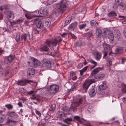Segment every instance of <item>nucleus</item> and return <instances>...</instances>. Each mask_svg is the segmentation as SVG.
I'll return each mask as SVG.
<instances>
[{
	"label": "nucleus",
	"instance_id": "nucleus-1",
	"mask_svg": "<svg viewBox=\"0 0 126 126\" xmlns=\"http://www.w3.org/2000/svg\"><path fill=\"white\" fill-rule=\"evenodd\" d=\"M66 0H63L60 4H57L55 8L56 13L58 14H62L66 9Z\"/></svg>",
	"mask_w": 126,
	"mask_h": 126
},
{
	"label": "nucleus",
	"instance_id": "nucleus-2",
	"mask_svg": "<svg viewBox=\"0 0 126 126\" xmlns=\"http://www.w3.org/2000/svg\"><path fill=\"white\" fill-rule=\"evenodd\" d=\"M62 41L61 37L58 36L57 38L54 39L52 38L47 39L45 42L46 44L49 47L56 46L58 42Z\"/></svg>",
	"mask_w": 126,
	"mask_h": 126
},
{
	"label": "nucleus",
	"instance_id": "nucleus-3",
	"mask_svg": "<svg viewBox=\"0 0 126 126\" xmlns=\"http://www.w3.org/2000/svg\"><path fill=\"white\" fill-rule=\"evenodd\" d=\"M86 99L85 95H84L81 98L77 99L75 102L72 103L71 106L70 108V109L72 110L73 111H75L77 110L76 107H78L81 104L83 100H84L85 101Z\"/></svg>",
	"mask_w": 126,
	"mask_h": 126
},
{
	"label": "nucleus",
	"instance_id": "nucleus-4",
	"mask_svg": "<svg viewBox=\"0 0 126 126\" xmlns=\"http://www.w3.org/2000/svg\"><path fill=\"white\" fill-rule=\"evenodd\" d=\"M29 65H32L34 67H36L39 66L40 64V62L37 59L34 58H31L30 59L28 62Z\"/></svg>",
	"mask_w": 126,
	"mask_h": 126
},
{
	"label": "nucleus",
	"instance_id": "nucleus-5",
	"mask_svg": "<svg viewBox=\"0 0 126 126\" xmlns=\"http://www.w3.org/2000/svg\"><path fill=\"white\" fill-rule=\"evenodd\" d=\"M48 89V90L51 91L52 93H55L58 91L59 87L57 85L53 84L50 86Z\"/></svg>",
	"mask_w": 126,
	"mask_h": 126
},
{
	"label": "nucleus",
	"instance_id": "nucleus-6",
	"mask_svg": "<svg viewBox=\"0 0 126 126\" xmlns=\"http://www.w3.org/2000/svg\"><path fill=\"white\" fill-rule=\"evenodd\" d=\"M30 21H32L34 24L35 25L36 27L39 29H41L43 27V25L41 20L40 19H34L32 21L31 20Z\"/></svg>",
	"mask_w": 126,
	"mask_h": 126
},
{
	"label": "nucleus",
	"instance_id": "nucleus-7",
	"mask_svg": "<svg viewBox=\"0 0 126 126\" xmlns=\"http://www.w3.org/2000/svg\"><path fill=\"white\" fill-rule=\"evenodd\" d=\"M14 59V56L10 55L8 56L5 57L4 59V63L6 64H9L10 63L13 61Z\"/></svg>",
	"mask_w": 126,
	"mask_h": 126
},
{
	"label": "nucleus",
	"instance_id": "nucleus-8",
	"mask_svg": "<svg viewBox=\"0 0 126 126\" xmlns=\"http://www.w3.org/2000/svg\"><path fill=\"white\" fill-rule=\"evenodd\" d=\"M103 67H98L95 69L93 70L90 76V78L91 77L92 78L90 79V80H92L93 79V76L96 74L100 71L103 70Z\"/></svg>",
	"mask_w": 126,
	"mask_h": 126
},
{
	"label": "nucleus",
	"instance_id": "nucleus-9",
	"mask_svg": "<svg viewBox=\"0 0 126 126\" xmlns=\"http://www.w3.org/2000/svg\"><path fill=\"white\" fill-rule=\"evenodd\" d=\"M93 54L96 60L97 61H99L101 58V53L98 51H93Z\"/></svg>",
	"mask_w": 126,
	"mask_h": 126
},
{
	"label": "nucleus",
	"instance_id": "nucleus-10",
	"mask_svg": "<svg viewBox=\"0 0 126 126\" xmlns=\"http://www.w3.org/2000/svg\"><path fill=\"white\" fill-rule=\"evenodd\" d=\"M42 62L44 63L48 68L51 69V64L50 61L48 59L44 58L43 59Z\"/></svg>",
	"mask_w": 126,
	"mask_h": 126
},
{
	"label": "nucleus",
	"instance_id": "nucleus-11",
	"mask_svg": "<svg viewBox=\"0 0 126 126\" xmlns=\"http://www.w3.org/2000/svg\"><path fill=\"white\" fill-rule=\"evenodd\" d=\"M107 36L110 39V42L113 43L114 41V35L113 32L111 31H109L107 32Z\"/></svg>",
	"mask_w": 126,
	"mask_h": 126
},
{
	"label": "nucleus",
	"instance_id": "nucleus-12",
	"mask_svg": "<svg viewBox=\"0 0 126 126\" xmlns=\"http://www.w3.org/2000/svg\"><path fill=\"white\" fill-rule=\"evenodd\" d=\"M20 39L21 41L24 40V41H28L30 40V34H26L24 33L22 34L21 36Z\"/></svg>",
	"mask_w": 126,
	"mask_h": 126
},
{
	"label": "nucleus",
	"instance_id": "nucleus-13",
	"mask_svg": "<svg viewBox=\"0 0 126 126\" xmlns=\"http://www.w3.org/2000/svg\"><path fill=\"white\" fill-rule=\"evenodd\" d=\"M6 114L11 118H16L18 117L17 114L13 111H9Z\"/></svg>",
	"mask_w": 126,
	"mask_h": 126
},
{
	"label": "nucleus",
	"instance_id": "nucleus-14",
	"mask_svg": "<svg viewBox=\"0 0 126 126\" xmlns=\"http://www.w3.org/2000/svg\"><path fill=\"white\" fill-rule=\"evenodd\" d=\"M35 70L33 68H29L27 72L28 77L31 78L32 76L35 74Z\"/></svg>",
	"mask_w": 126,
	"mask_h": 126
},
{
	"label": "nucleus",
	"instance_id": "nucleus-15",
	"mask_svg": "<svg viewBox=\"0 0 126 126\" xmlns=\"http://www.w3.org/2000/svg\"><path fill=\"white\" fill-rule=\"evenodd\" d=\"M81 91L83 93L87 92V79L82 83V85L81 88Z\"/></svg>",
	"mask_w": 126,
	"mask_h": 126
},
{
	"label": "nucleus",
	"instance_id": "nucleus-16",
	"mask_svg": "<svg viewBox=\"0 0 126 126\" xmlns=\"http://www.w3.org/2000/svg\"><path fill=\"white\" fill-rule=\"evenodd\" d=\"M8 18L10 19H13L14 17V14L11 11H7L5 12Z\"/></svg>",
	"mask_w": 126,
	"mask_h": 126
},
{
	"label": "nucleus",
	"instance_id": "nucleus-17",
	"mask_svg": "<svg viewBox=\"0 0 126 126\" xmlns=\"http://www.w3.org/2000/svg\"><path fill=\"white\" fill-rule=\"evenodd\" d=\"M114 32L115 34V38L117 40H119L121 37V35L120 31L117 29L114 30Z\"/></svg>",
	"mask_w": 126,
	"mask_h": 126
},
{
	"label": "nucleus",
	"instance_id": "nucleus-18",
	"mask_svg": "<svg viewBox=\"0 0 126 126\" xmlns=\"http://www.w3.org/2000/svg\"><path fill=\"white\" fill-rule=\"evenodd\" d=\"M107 83L106 81H104L102 84L100 85L98 87V90H103L106 89L107 88Z\"/></svg>",
	"mask_w": 126,
	"mask_h": 126
},
{
	"label": "nucleus",
	"instance_id": "nucleus-19",
	"mask_svg": "<svg viewBox=\"0 0 126 126\" xmlns=\"http://www.w3.org/2000/svg\"><path fill=\"white\" fill-rule=\"evenodd\" d=\"M39 14L43 15H46L48 14L46 8H42L38 11Z\"/></svg>",
	"mask_w": 126,
	"mask_h": 126
},
{
	"label": "nucleus",
	"instance_id": "nucleus-20",
	"mask_svg": "<svg viewBox=\"0 0 126 126\" xmlns=\"http://www.w3.org/2000/svg\"><path fill=\"white\" fill-rule=\"evenodd\" d=\"M3 112V110H0V123H2L6 118V115L2 114Z\"/></svg>",
	"mask_w": 126,
	"mask_h": 126
},
{
	"label": "nucleus",
	"instance_id": "nucleus-21",
	"mask_svg": "<svg viewBox=\"0 0 126 126\" xmlns=\"http://www.w3.org/2000/svg\"><path fill=\"white\" fill-rule=\"evenodd\" d=\"M49 49L47 46L45 45L41 46L40 48V50L42 52H48Z\"/></svg>",
	"mask_w": 126,
	"mask_h": 126
},
{
	"label": "nucleus",
	"instance_id": "nucleus-22",
	"mask_svg": "<svg viewBox=\"0 0 126 126\" xmlns=\"http://www.w3.org/2000/svg\"><path fill=\"white\" fill-rule=\"evenodd\" d=\"M89 94L90 96L91 97H93L94 96L96 93L95 89L93 87L89 91Z\"/></svg>",
	"mask_w": 126,
	"mask_h": 126
},
{
	"label": "nucleus",
	"instance_id": "nucleus-23",
	"mask_svg": "<svg viewBox=\"0 0 126 126\" xmlns=\"http://www.w3.org/2000/svg\"><path fill=\"white\" fill-rule=\"evenodd\" d=\"M105 76L104 74L102 73H100L98 74H96L93 76V78L95 79H99L103 78ZM94 79V78H93Z\"/></svg>",
	"mask_w": 126,
	"mask_h": 126
},
{
	"label": "nucleus",
	"instance_id": "nucleus-24",
	"mask_svg": "<svg viewBox=\"0 0 126 126\" xmlns=\"http://www.w3.org/2000/svg\"><path fill=\"white\" fill-rule=\"evenodd\" d=\"M63 121L68 125H70L71 123L70 122L72 121L71 118H68L63 120Z\"/></svg>",
	"mask_w": 126,
	"mask_h": 126
},
{
	"label": "nucleus",
	"instance_id": "nucleus-25",
	"mask_svg": "<svg viewBox=\"0 0 126 126\" xmlns=\"http://www.w3.org/2000/svg\"><path fill=\"white\" fill-rule=\"evenodd\" d=\"M17 84L18 85L24 86L27 84V82L25 80H20L17 81Z\"/></svg>",
	"mask_w": 126,
	"mask_h": 126
},
{
	"label": "nucleus",
	"instance_id": "nucleus-26",
	"mask_svg": "<svg viewBox=\"0 0 126 126\" xmlns=\"http://www.w3.org/2000/svg\"><path fill=\"white\" fill-rule=\"evenodd\" d=\"M103 47L105 52H108L110 50V46L107 44H103Z\"/></svg>",
	"mask_w": 126,
	"mask_h": 126
},
{
	"label": "nucleus",
	"instance_id": "nucleus-27",
	"mask_svg": "<svg viewBox=\"0 0 126 126\" xmlns=\"http://www.w3.org/2000/svg\"><path fill=\"white\" fill-rule=\"evenodd\" d=\"M123 51L122 48L120 47H117L115 50L114 54H117L122 52Z\"/></svg>",
	"mask_w": 126,
	"mask_h": 126
},
{
	"label": "nucleus",
	"instance_id": "nucleus-28",
	"mask_svg": "<svg viewBox=\"0 0 126 126\" xmlns=\"http://www.w3.org/2000/svg\"><path fill=\"white\" fill-rule=\"evenodd\" d=\"M88 61L94 64V66L91 68V69L94 68L97 64V63L92 59H90L88 60Z\"/></svg>",
	"mask_w": 126,
	"mask_h": 126
},
{
	"label": "nucleus",
	"instance_id": "nucleus-29",
	"mask_svg": "<svg viewBox=\"0 0 126 126\" xmlns=\"http://www.w3.org/2000/svg\"><path fill=\"white\" fill-rule=\"evenodd\" d=\"M77 22H75L72 23L69 26V29H74L75 28L77 27Z\"/></svg>",
	"mask_w": 126,
	"mask_h": 126
},
{
	"label": "nucleus",
	"instance_id": "nucleus-30",
	"mask_svg": "<svg viewBox=\"0 0 126 126\" xmlns=\"http://www.w3.org/2000/svg\"><path fill=\"white\" fill-rule=\"evenodd\" d=\"M108 16L110 17H115L117 16V14L114 11H111L108 14Z\"/></svg>",
	"mask_w": 126,
	"mask_h": 126
},
{
	"label": "nucleus",
	"instance_id": "nucleus-31",
	"mask_svg": "<svg viewBox=\"0 0 126 126\" xmlns=\"http://www.w3.org/2000/svg\"><path fill=\"white\" fill-rule=\"evenodd\" d=\"M118 5L120 7V11L122 12H123L126 7L125 5L122 2Z\"/></svg>",
	"mask_w": 126,
	"mask_h": 126
},
{
	"label": "nucleus",
	"instance_id": "nucleus-32",
	"mask_svg": "<svg viewBox=\"0 0 126 126\" xmlns=\"http://www.w3.org/2000/svg\"><path fill=\"white\" fill-rule=\"evenodd\" d=\"M102 33V31L101 29L99 28H97L96 31V35L98 37L101 35Z\"/></svg>",
	"mask_w": 126,
	"mask_h": 126
},
{
	"label": "nucleus",
	"instance_id": "nucleus-33",
	"mask_svg": "<svg viewBox=\"0 0 126 126\" xmlns=\"http://www.w3.org/2000/svg\"><path fill=\"white\" fill-rule=\"evenodd\" d=\"M12 70V68L10 66L7 67L5 71V76H7L11 72Z\"/></svg>",
	"mask_w": 126,
	"mask_h": 126
},
{
	"label": "nucleus",
	"instance_id": "nucleus-34",
	"mask_svg": "<svg viewBox=\"0 0 126 126\" xmlns=\"http://www.w3.org/2000/svg\"><path fill=\"white\" fill-rule=\"evenodd\" d=\"M50 107V108L49 109V111H51V112H53L56 108L55 104H51Z\"/></svg>",
	"mask_w": 126,
	"mask_h": 126
},
{
	"label": "nucleus",
	"instance_id": "nucleus-35",
	"mask_svg": "<svg viewBox=\"0 0 126 126\" xmlns=\"http://www.w3.org/2000/svg\"><path fill=\"white\" fill-rule=\"evenodd\" d=\"M71 18L70 17H67L66 18V20L65 22L64 26L68 25L70 22Z\"/></svg>",
	"mask_w": 126,
	"mask_h": 126
},
{
	"label": "nucleus",
	"instance_id": "nucleus-36",
	"mask_svg": "<svg viewBox=\"0 0 126 126\" xmlns=\"http://www.w3.org/2000/svg\"><path fill=\"white\" fill-rule=\"evenodd\" d=\"M119 17L121 18L120 19L122 20V23L124 22H125L126 21V16L119 15Z\"/></svg>",
	"mask_w": 126,
	"mask_h": 126
},
{
	"label": "nucleus",
	"instance_id": "nucleus-37",
	"mask_svg": "<svg viewBox=\"0 0 126 126\" xmlns=\"http://www.w3.org/2000/svg\"><path fill=\"white\" fill-rule=\"evenodd\" d=\"M15 39L16 41L17 42L21 41L19 34L17 33L16 34Z\"/></svg>",
	"mask_w": 126,
	"mask_h": 126
},
{
	"label": "nucleus",
	"instance_id": "nucleus-38",
	"mask_svg": "<svg viewBox=\"0 0 126 126\" xmlns=\"http://www.w3.org/2000/svg\"><path fill=\"white\" fill-rule=\"evenodd\" d=\"M51 23V21L50 20L47 19V20L45 22V24L46 26L48 27H49Z\"/></svg>",
	"mask_w": 126,
	"mask_h": 126
},
{
	"label": "nucleus",
	"instance_id": "nucleus-39",
	"mask_svg": "<svg viewBox=\"0 0 126 126\" xmlns=\"http://www.w3.org/2000/svg\"><path fill=\"white\" fill-rule=\"evenodd\" d=\"M74 45L75 47H79L81 46L82 44L81 41H78L75 43Z\"/></svg>",
	"mask_w": 126,
	"mask_h": 126
},
{
	"label": "nucleus",
	"instance_id": "nucleus-40",
	"mask_svg": "<svg viewBox=\"0 0 126 126\" xmlns=\"http://www.w3.org/2000/svg\"><path fill=\"white\" fill-rule=\"evenodd\" d=\"M5 107L9 110H11L13 108V106L12 105L10 104H8L6 105L5 106Z\"/></svg>",
	"mask_w": 126,
	"mask_h": 126
},
{
	"label": "nucleus",
	"instance_id": "nucleus-41",
	"mask_svg": "<svg viewBox=\"0 0 126 126\" xmlns=\"http://www.w3.org/2000/svg\"><path fill=\"white\" fill-rule=\"evenodd\" d=\"M74 119L75 120H76L79 122H81V120H83V119H81L80 117L78 116H75L74 117Z\"/></svg>",
	"mask_w": 126,
	"mask_h": 126
},
{
	"label": "nucleus",
	"instance_id": "nucleus-42",
	"mask_svg": "<svg viewBox=\"0 0 126 126\" xmlns=\"http://www.w3.org/2000/svg\"><path fill=\"white\" fill-rule=\"evenodd\" d=\"M23 20L24 19L22 18L18 19L15 22V24H20L21 23L23 22Z\"/></svg>",
	"mask_w": 126,
	"mask_h": 126
},
{
	"label": "nucleus",
	"instance_id": "nucleus-43",
	"mask_svg": "<svg viewBox=\"0 0 126 126\" xmlns=\"http://www.w3.org/2000/svg\"><path fill=\"white\" fill-rule=\"evenodd\" d=\"M62 109L63 111L64 112H67L69 111L68 108L66 107H63L62 108Z\"/></svg>",
	"mask_w": 126,
	"mask_h": 126
},
{
	"label": "nucleus",
	"instance_id": "nucleus-44",
	"mask_svg": "<svg viewBox=\"0 0 126 126\" xmlns=\"http://www.w3.org/2000/svg\"><path fill=\"white\" fill-rule=\"evenodd\" d=\"M87 70V66L83 68L80 71V74L81 75L83 74V73Z\"/></svg>",
	"mask_w": 126,
	"mask_h": 126
},
{
	"label": "nucleus",
	"instance_id": "nucleus-45",
	"mask_svg": "<svg viewBox=\"0 0 126 126\" xmlns=\"http://www.w3.org/2000/svg\"><path fill=\"white\" fill-rule=\"evenodd\" d=\"M56 0H48L47 3L49 5H50L53 3L54 2H55Z\"/></svg>",
	"mask_w": 126,
	"mask_h": 126
},
{
	"label": "nucleus",
	"instance_id": "nucleus-46",
	"mask_svg": "<svg viewBox=\"0 0 126 126\" xmlns=\"http://www.w3.org/2000/svg\"><path fill=\"white\" fill-rule=\"evenodd\" d=\"M86 26V24H80L79 25V28L80 29H83Z\"/></svg>",
	"mask_w": 126,
	"mask_h": 126
},
{
	"label": "nucleus",
	"instance_id": "nucleus-47",
	"mask_svg": "<svg viewBox=\"0 0 126 126\" xmlns=\"http://www.w3.org/2000/svg\"><path fill=\"white\" fill-rule=\"evenodd\" d=\"M31 98L32 99H36L38 102H39L40 101V99L39 98L34 95H33L32 97H31Z\"/></svg>",
	"mask_w": 126,
	"mask_h": 126
},
{
	"label": "nucleus",
	"instance_id": "nucleus-48",
	"mask_svg": "<svg viewBox=\"0 0 126 126\" xmlns=\"http://www.w3.org/2000/svg\"><path fill=\"white\" fill-rule=\"evenodd\" d=\"M122 92H125L126 93V85H124L122 87Z\"/></svg>",
	"mask_w": 126,
	"mask_h": 126
},
{
	"label": "nucleus",
	"instance_id": "nucleus-49",
	"mask_svg": "<svg viewBox=\"0 0 126 126\" xmlns=\"http://www.w3.org/2000/svg\"><path fill=\"white\" fill-rule=\"evenodd\" d=\"M115 2L116 4L118 5L122 3V0H115Z\"/></svg>",
	"mask_w": 126,
	"mask_h": 126
},
{
	"label": "nucleus",
	"instance_id": "nucleus-50",
	"mask_svg": "<svg viewBox=\"0 0 126 126\" xmlns=\"http://www.w3.org/2000/svg\"><path fill=\"white\" fill-rule=\"evenodd\" d=\"M101 90H98V94L99 96H100L101 95H103L104 94L105 92L104 91H101Z\"/></svg>",
	"mask_w": 126,
	"mask_h": 126
},
{
	"label": "nucleus",
	"instance_id": "nucleus-51",
	"mask_svg": "<svg viewBox=\"0 0 126 126\" xmlns=\"http://www.w3.org/2000/svg\"><path fill=\"white\" fill-rule=\"evenodd\" d=\"M33 31H35L34 33L35 34L38 33H39V31L38 30V29L36 27H33Z\"/></svg>",
	"mask_w": 126,
	"mask_h": 126
},
{
	"label": "nucleus",
	"instance_id": "nucleus-52",
	"mask_svg": "<svg viewBox=\"0 0 126 126\" xmlns=\"http://www.w3.org/2000/svg\"><path fill=\"white\" fill-rule=\"evenodd\" d=\"M64 114L63 112H60L59 113V116L60 117L62 118L64 116Z\"/></svg>",
	"mask_w": 126,
	"mask_h": 126
},
{
	"label": "nucleus",
	"instance_id": "nucleus-53",
	"mask_svg": "<svg viewBox=\"0 0 126 126\" xmlns=\"http://www.w3.org/2000/svg\"><path fill=\"white\" fill-rule=\"evenodd\" d=\"M113 123L114 125H116V126H119L120 125L119 122L118 121L114 122Z\"/></svg>",
	"mask_w": 126,
	"mask_h": 126
},
{
	"label": "nucleus",
	"instance_id": "nucleus-54",
	"mask_svg": "<svg viewBox=\"0 0 126 126\" xmlns=\"http://www.w3.org/2000/svg\"><path fill=\"white\" fill-rule=\"evenodd\" d=\"M20 92L21 93H24L26 92V90L23 88L20 89Z\"/></svg>",
	"mask_w": 126,
	"mask_h": 126
},
{
	"label": "nucleus",
	"instance_id": "nucleus-55",
	"mask_svg": "<svg viewBox=\"0 0 126 126\" xmlns=\"http://www.w3.org/2000/svg\"><path fill=\"white\" fill-rule=\"evenodd\" d=\"M16 122V121H12L10 119L8 120L7 122V123L8 124H9L10 123H12V122L14 123H15Z\"/></svg>",
	"mask_w": 126,
	"mask_h": 126
},
{
	"label": "nucleus",
	"instance_id": "nucleus-56",
	"mask_svg": "<svg viewBox=\"0 0 126 126\" xmlns=\"http://www.w3.org/2000/svg\"><path fill=\"white\" fill-rule=\"evenodd\" d=\"M92 32L91 31L87 33V36H88V37H90L92 35Z\"/></svg>",
	"mask_w": 126,
	"mask_h": 126
},
{
	"label": "nucleus",
	"instance_id": "nucleus-57",
	"mask_svg": "<svg viewBox=\"0 0 126 126\" xmlns=\"http://www.w3.org/2000/svg\"><path fill=\"white\" fill-rule=\"evenodd\" d=\"M126 60V58L125 57H123L122 58L121 60V63L123 64L124 63L125 61Z\"/></svg>",
	"mask_w": 126,
	"mask_h": 126
},
{
	"label": "nucleus",
	"instance_id": "nucleus-58",
	"mask_svg": "<svg viewBox=\"0 0 126 126\" xmlns=\"http://www.w3.org/2000/svg\"><path fill=\"white\" fill-rule=\"evenodd\" d=\"M3 6V8L4 9H8L9 8L8 6L7 5H4Z\"/></svg>",
	"mask_w": 126,
	"mask_h": 126
},
{
	"label": "nucleus",
	"instance_id": "nucleus-59",
	"mask_svg": "<svg viewBox=\"0 0 126 126\" xmlns=\"http://www.w3.org/2000/svg\"><path fill=\"white\" fill-rule=\"evenodd\" d=\"M25 16L28 20L32 18V17L30 16L28 14H25Z\"/></svg>",
	"mask_w": 126,
	"mask_h": 126
},
{
	"label": "nucleus",
	"instance_id": "nucleus-60",
	"mask_svg": "<svg viewBox=\"0 0 126 126\" xmlns=\"http://www.w3.org/2000/svg\"><path fill=\"white\" fill-rule=\"evenodd\" d=\"M83 66V64L82 63H80L78 64L77 66V68L78 69H80Z\"/></svg>",
	"mask_w": 126,
	"mask_h": 126
},
{
	"label": "nucleus",
	"instance_id": "nucleus-61",
	"mask_svg": "<svg viewBox=\"0 0 126 126\" xmlns=\"http://www.w3.org/2000/svg\"><path fill=\"white\" fill-rule=\"evenodd\" d=\"M50 117H51L49 115H48L45 118V120H47L50 119Z\"/></svg>",
	"mask_w": 126,
	"mask_h": 126
},
{
	"label": "nucleus",
	"instance_id": "nucleus-62",
	"mask_svg": "<svg viewBox=\"0 0 126 126\" xmlns=\"http://www.w3.org/2000/svg\"><path fill=\"white\" fill-rule=\"evenodd\" d=\"M95 22L96 21L94 20H93L90 22V23L91 25H94L95 24Z\"/></svg>",
	"mask_w": 126,
	"mask_h": 126
},
{
	"label": "nucleus",
	"instance_id": "nucleus-63",
	"mask_svg": "<svg viewBox=\"0 0 126 126\" xmlns=\"http://www.w3.org/2000/svg\"><path fill=\"white\" fill-rule=\"evenodd\" d=\"M3 14L1 12H0V19H3Z\"/></svg>",
	"mask_w": 126,
	"mask_h": 126
},
{
	"label": "nucleus",
	"instance_id": "nucleus-64",
	"mask_svg": "<svg viewBox=\"0 0 126 126\" xmlns=\"http://www.w3.org/2000/svg\"><path fill=\"white\" fill-rule=\"evenodd\" d=\"M123 33L125 37L126 38V28H125L124 29Z\"/></svg>",
	"mask_w": 126,
	"mask_h": 126
}]
</instances>
